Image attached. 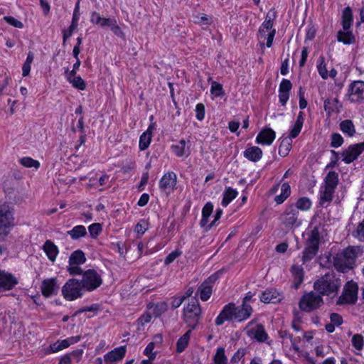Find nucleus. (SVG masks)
I'll list each match as a JSON object with an SVG mask.
<instances>
[{
    "mask_svg": "<svg viewBox=\"0 0 364 364\" xmlns=\"http://www.w3.org/2000/svg\"><path fill=\"white\" fill-rule=\"evenodd\" d=\"M217 280V276L211 275L205 280L198 289L200 299L205 301L209 299L213 292V284Z\"/></svg>",
    "mask_w": 364,
    "mask_h": 364,
    "instance_id": "4468645a",
    "label": "nucleus"
},
{
    "mask_svg": "<svg viewBox=\"0 0 364 364\" xmlns=\"http://www.w3.org/2000/svg\"><path fill=\"white\" fill-rule=\"evenodd\" d=\"M176 186V175L173 172L165 173L159 181V188L162 191L170 193Z\"/></svg>",
    "mask_w": 364,
    "mask_h": 364,
    "instance_id": "2eb2a0df",
    "label": "nucleus"
},
{
    "mask_svg": "<svg viewBox=\"0 0 364 364\" xmlns=\"http://www.w3.org/2000/svg\"><path fill=\"white\" fill-rule=\"evenodd\" d=\"M126 353V347L121 346L114 348L113 350L109 352L105 355V360L106 362H115L122 359Z\"/></svg>",
    "mask_w": 364,
    "mask_h": 364,
    "instance_id": "b1692460",
    "label": "nucleus"
},
{
    "mask_svg": "<svg viewBox=\"0 0 364 364\" xmlns=\"http://www.w3.org/2000/svg\"><path fill=\"white\" fill-rule=\"evenodd\" d=\"M290 186L288 183H284L281 187V193L274 198L275 202L277 204L282 203L290 196Z\"/></svg>",
    "mask_w": 364,
    "mask_h": 364,
    "instance_id": "e433bc0d",
    "label": "nucleus"
},
{
    "mask_svg": "<svg viewBox=\"0 0 364 364\" xmlns=\"http://www.w3.org/2000/svg\"><path fill=\"white\" fill-rule=\"evenodd\" d=\"M41 292L46 297H50L58 293L59 286L55 278L44 279L41 284Z\"/></svg>",
    "mask_w": 364,
    "mask_h": 364,
    "instance_id": "6ab92c4d",
    "label": "nucleus"
},
{
    "mask_svg": "<svg viewBox=\"0 0 364 364\" xmlns=\"http://www.w3.org/2000/svg\"><path fill=\"white\" fill-rule=\"evenodd\" d=\"M202 316V310L197 300H192L184 306L183 319L185 323L192 331L197 328Z\"/></svg>",
    "mask_w": 364,
    "mask_h": 364,
    "instance_id": "7ed1b4c3",
    "label": "nucleus"
},
{
    "mask_svg": "<svg viewBox=\"0 0 364 364\" xmlns=\"http://www.w3.org/2000/svg\"><path fill=\"white\" fill-rule=\"evenodd\" d=\"M154 348V342H150L144 350V354L147 356L149 360H154L156 358V352L153 351Z\"/></svg>",
    "mask_w": 364,
    "mask_h": 364,
    "instance_id": "6e6d98bb",
    "label": "nucleus"
},
{
    "mask_svg": "<svg viewBox=\"0 0 364 364\" xmlns=\"http://www.w3.org/2000/svg\"><path fill=\"white\" fill-rule=\"evenodd\" d=\"M191 330H188L186 333H184L176 343V351L178 353L183 352L186 348L188 346V341L190 339Z\"/></svg>",
    "mask_w": 364,
    "mask_h": 364,
    "instance_id": "ea45409f",
    "label": "nucleus"
},
{
    "mask_svg": "<svg viewBox=\"0 0 364 364\" xmlns=\"http://www.w3.org/2000/svg\"><path fill=\"white\" fill-rule=\"evenodd\" d=\"M166 310V306L164 303H159L153 306V314L158 317Z\"/></svg>",
    "mask_w": 364,
    "mask_h": 364,
    "instance_id": "680f3d73",
    "label": "nucleus"
},
{
    "mask_svg": "<svg viewBox=\"0 0 364 364\" xmlns=\"http://www.w3.org/2000/svg\"><path fill=\"white\" fill-rule=\"evenodd\" d=\"M237 196V191L231 187L225 189L221 202L223 206L226 207Z\"/></svg>",
    "mask_w": 364,
    "mask_h": 364,
    "instance_id": "58836bf2",
    "label": "nucleus"
},
{
    "mask_svg": "<svg viewBox=\"0 0 364 364\" xmlns=\"http://www.w3.org/2000/svg\"><path fill=\"white\" fill-rule=\"evenodd\" d=\"M173 152L177 156H188L190 154V146H187L186 140L181 139L177 144L171 146Z\"/></svg>",
    "mask_w": 364,
    "mask_h": 364,
    "instance_id": "bb28decb",
    "label": "nucleus"
},
{
    "mask_svg": "<svg viewBox=\"0 0 364 364\" xmlns=\"http://www.w3.org/2000/svg\"><path fill=\"white\" fill-rule=\"evenodd\" d=\"M4 20L14 27L18 28H22L23 27V23L13 16H4Z\"/></svg>",
    "mask_w": 364,
    "mask_h": 364,
    "instance_id": "052dcab7",
    "label": "nucleus"
},
{
    "mask_svg": "<svg viewBox=\"0 0 364 364\" xmlns=\"http://www.w3.org/2000/svg\"><path fill=\"white\" fill-rule=\"evenodd\" d=\"M235 310L236 306L234 304L230 303L225 305L215 318V324L220 326L223 324L225 321L235 320Z\"/></svg>",
    "mask_w": 364,
    "mask_h": 364,
    "instance_id": "dca6fc26",
    "label": "nucleus"
},
{
    "mask_svg": "<svg viewBox=\"0 0 364 364\" xmlns=\"http://www.w3.org/2000/svg\"><path fill=\"white\" fill-rule=\"evenodd\" d=\"M320 231L318 227H315L310 232L306 242V246L303 251L301 260L304 263L311 260L317 254L319 248Z\"/></svg>",
    "mask_w": 364,
    "mask_h": 364,
    "instance_id": "39448f33",
    "label": "nucleus"
},
{
    "mask_svg": "<svg viewBox=\"0 0 364 364\" xmlns=\"http://www.w3.org/2000/svg\"><path fill=\"white\" fill-rule=\"evenodd\" d=\"M348 100L350 102H360L364 100L363 81H355L350 85Z\"/></svg>",
    "mask_w": 364,
    "mask_h": 364,
    "instance_id": "ddd939ff",
    "label": "nucleus"
},
{
    "mask_svg": "<svg viewBox=\"0 0 364 364\" xmlns=\"http://www.w3.org/2000/svg\"><path fill=\"white\" fill-rule=\"evenodd\" d=\"M353 22V15L351 9L348 6L344 9L342 14V26L345 31H347L351 26Z\"/></svg>",
    "mask_w": 364,
    "mask_h": 364,
    "instance_id": "2f4dec72",
    "label": "nucleus"
},
{
    "mask_svg": "<svg viewBox=\"0 0 364 364\" xmlns=\"http://www.w3.org/2000/svg\"><path fill=\"white\" fill-rule=\"evenodd\" d=\"M85 291L81 282L77 279H70L62 287V294L67 301H74L81 298Z\"/></svg>",
    "mask_w": 364,
    "mask_h": 364,
    "instance_id": "423d86ee",
    "label": "nucleus"
},
{
    "mask_svg": "<svg viewBox=\"0 0 364 364\" xmlns=\"http://www.w3.org/2000/svg\"><path fill=\"white\" fill-rule=\"evenodd\" d=\"M354 236L360 241L364 242V219L358 224L355 231Z\"/></svg>",
    "mask_w": 364,
    "mask_h": 364,
    "instance_id": "13d9d810",
    "label": "nucleus"
},
{
    "mask_svg": "<svg viewBox=\"0 0 364 364\" xmlns=\"http://www.w3.org/2000/svg\"><path fill=\"white\" fill-rule=\"evenodd\" d=\"M195 18V22L200 25H209L211 23L210 18L204 14L196 15Z\"/></svg>",
    "mask_w": 364,
    "mask_h": 364,
    "instance_id": "bf43d9fd",
    "label": "nucleus"
},
{
    "mask_svg": "<svg viewBox=\"0 0 364 364\" xmlns=\"http://www.w3.org/2000/svg\"><path fill=\"white\" fill-rule=\"evenodd\" d=\"M291 272L294 277V286L298 289L304 280V269L301 267L294 265L291 267Z\"/></svg>",
    "mask_w": 364,
    "mask_h": 364,
    "instance_id": "c85d7f7f",
    "label": "nucleus"
},
{
    "mask_svg": "<svg viewBox=\"0 0 364 364\" xmlns=\"http://www.w3.org/2000/svg\"><path fill=\"white\" fill-rule=\"evenodd\" d=\"M331 146L338 148L343 144V138L338 133H334L331 135Z\"/></svg>",
    "mask_w": 364,
    "mask_h": 364,
    "instance_id": "3c124183",
    "label": "nucleus"
},
{
    "mask_svg": "<svg viewBox=\"0 0 364 364\" xmlns=\"http://www.w3.org/2000/svg\"><path fill=\"white\" fill-rule=\"evenodd\" d=\"M252 313V308L248 304L242 303L240 306H236L235 320L242 321L247 319Z\"/></svg>",
    "mask_w": 364,
    "mask_h": 364,
    "instance_id": "5701e85b",
    "label": "nucleus"
},
{
    "mask_svg": "<svg viewBox=\"0 0 364 364\" xmlns=\"http://www.w3.org/2000/svg\"><path fill=\"white\" fill-rule=\"evenodd\" d=\"M292 87V84L290 80L283 79L279 85V92H289Z\"/></svg>",
    "mask_w": 364,
    "mask_h": 364,
    "instance_id": "e2e57ef3",
    "label": "nucleus"
},
{
    "mask_svg": "<svg viewBox=\"0 0 364 364\" xmlns=\"http://www.w3.org/2000/svg\"><path fill=\"white\" fill-rule=\"evenodd\" d=\"M277 17V12L274 9H271L267 14L264 21L259 28V38L267 39L266 46L270 48L272 46L273 40L276 33L273 28V22Z\"/></svg>",
    "mask_w": 364,
    "mask_h": 364,
    "instance_id": "20e7f679",
    "label": "nucleus"
},
{
    "mask_svg": "<svg viewBox=\"0 0 364 364\" xmlns=\"http://www.w3.org/2000/svg\"><path fill=\"white\" fill-rule=\"evenodd\" d=\"M82 353H83V350L82 349H77V350L72 351L71 353H70L68 354H69L70 357L71 358L73 362L74 361L75 363H78L82 358Z\"/></svg>",
    "mask_w": 364,
    "mask_h": 364,
    "instance_id": "338daca9",
    "label": "nucleus"
},
{
    "mask_svg": "<svg viewBox=\"0 0 364 364\" xmlns=\"http://www.w3.org/2000/svg\"><path fill=\"white\" fill-rule=\"evenodd\" d=\"M80 340V336H72L64 340H58L56 342L50 344V348L52 353H56L62 350L70 345L77 343Z\"/></svg>",
    "mask_w": 364,
    "mask_h": 364,
    "instance_id": "aec40b11",
    "label": "nucleus"
},
{
    "mask_svg": "<svg viewBox=\"0 0 364 364\" xmlns=\"http://www.w3.org/2000/svg\"><path fill=\"white\" fill-rule=\"evenodd\" d=\"M210 92L215 97H221L224 95L223 85L218 82H213L210 87Z\"/></svg>",
    "mask_w": 364,
    "mask_h": 364,
    "instance_id": "de8ad7c7",
    "label": "nucleus"
},
{
    "mask_svg": "<svg viewBox=\"0 0 364 364\" xmlns=\"http://www.w3.org/2000/svg\"><path fill=\"white\" fill-rule=\"evenodd\" d=\"M360 250L358 247H348L338 252L333 257V264L340 272H347L353 269Z\"/></svg>",
    "mask_w": 364,
    "mask_h": 364,
    "instance_id": "f257e3e1",
    "label": "nucleus"
},
{
    "mask_svg": "<svg viewBox=\"0 0 364 364\" xmlns=\"http://www.w3.org/2000/svg\"><path fill=\"white\" fill-rule=\"evenodd\" d=\"M341 287V280L336 277L333 273L326 274L318 279L314 285V289L319 295H326L335 297Z\"/></svg>",
    "mask_w": 364,
    "mask_h": 364,
    "instance_id": "f03ea898",
    "label": "nucleus"
},
{
    "mask_svg": "<svg viewBox=\"0 0 364 364\" xmlns=\"http://www.w3.org/2000/svg\"><path fill=\"white\" fill-rule=\"evenodd\" d=\"M311 206V200L306 198L303 197L298 199L296 201L294 208H296V210H308L310 209Z\"/></svg>",
    "mask_w": 364,
    "mask_h": 364,
    "instance_id": "c03bdc74",
    "label": "nucleus"
},
{
    "mask_svg": "<svg viewBox=\"0 0 364 364\" xmlns=\"http://www.w3.org/2000/svg\"><path fill=\"white\" fill-rule=\"evenodd\" d=\"M80 280L84 290L92 291L97 289L102 283L101 276L95 269H87L82 274Z\"/></svg>",
    "mask_w": 364,
    "mask_h": 364,
    "instance_id": "6e6552de",
    "label": "nucleus"
},
{
    "mask_svg": "<svg viewBox=\"0 0 364 364\" xmlns=\"http://www.w3.org/2000/svg\"><path fill=\"white\" fill-rule=\"evenodd\" d=\"M17 284L18 280L12 274L0 271V291L11 290Z\"/></svg>",
    "mask_w": 364,
    "mask_h": 364,
    "instance_id": "a211bd4d",
    "label": "nucleus"
},
{
    "mask_svg": "<svg viewBox=\"0 0 364 364\" xmlns=\"http://www.w3.org/2000/svg\"><path fill=\"white\" fill-rule=\"evenodd\" d=\"M214 364H227L228 358L225 354V348L223 347L218 348L216 353L213 357Z\"/></svg>",
    "mask_w": 364,
    "mask_h": 364,
    "instance_id": "79ce46f5",
    "label": "nucleus"
},
{
    "mask_svg": "<svg viewBox=\"0 0 364 364\" xmlns=\"http://www.w3.org/2000/svg\"><path fill=\"white\" fill-rule=\"evenodd\" d=\"M335 190L325 187L323 190L320 191V205L325 206L328 204L332 200Z\"/></svg>",
    "mask_w": 364,
    "mask_h": 364,
    "instance_id": "7c9ffc66",
    "label": "nucleus"
},
{
    "mask_svg": "<svg viewBox=\"0 0 364 364\" xmlns=\"http://www.w3.org/2000/svg\"><path fill=\"white\" fill-rule=\"evenodd\" d=\"M302 127L303 125L294 123V127L290 130L289 138H290L291 139L296 138L301 132Z\"/></svg>",
    "mask_w": 364,
    "mask_h": 364,
    "instance_id": "69168bd1",
    "label": "nucleus"
},
{
    "mask_svg": "<svg viewBox=\"0 0 364 364\" xmlns=\"http://www.w3.org/2000/svg\"><path fill=\"white\" fill-rule=\"evenodd\" d=\"M323 107L327 114L330 116L333 112H339L341 105L339 103L338 98L335 97L325 100Z\"/></svg>",
    "mask_w": 364,
    "mask_h": 364,
    "instance_id": "393cba45",
    "label": "nucleus"
},
{
    "mask_svg": "<svg viewBox=\"0 0 364 364\" xmlns=\"http://www.w3.org/2000/svg\"><path fill=\"white\" fill-rule=\"evenodd\" d=\"M80 265V264H73L72 263H69V265L67 267V271L70 275H82L84 272Z\"/></svg>",
    "mask_w": 364,
    "mask_h": 364,
    "instance_id": "5fc2aeb1",
    "label": "nucleus"
},
{
    "mask_svg": "<svg viewBox=\"0 0 364 364\" xmlns=\"http://www.w3.org/2000/svg\"><path fill=\"white\" fill-rule=\"evenodd\" d=\"M149 129L150 127L140 136L139 146L141 150L146 149L151 143V132Z\"/></svg>",
    "mask_w": 364,
    "mask_h": 364,
    "instance_id": "a19ab883",
    "label": "nucleus"
},
{
    "mask_svg": "<svg viewBox=\"0 0 364 364\" xmlns=\"http://www.w3.org/2000/svg\"><path fill=\"white\" fill-rule=\"evenodd\" d=\"M244 156L253 162L259 161L262 156V151L258 146H251L245 149Z\"/></svg>",
    "mask_w": 364,
    "mask_h": 364,
    "instance_id": "a878e982",
    "label": "nucleus"
},
{
    "mask_svg": "<svg viewBox=\"0 0 364 364\" xmlns=\"http://www.w3.org/2000/svg\"><path fill=\"white\" fill-rule=\"evenodd\" d=\"M181 254V252L178 250H175L171 252L168 256L166 257L164 260V263L166 264H169L172 263L176 258H178Z\"/></svg>",
    "mask_w": 364,
    "mask_h": 364,
    "instance_id": "0e129e2a",
    "label": "nucleus"
},
{
    "mask_svg": "<svg viewBox=\"0 0 364 364\" xmlns=\"http://www.w3.org/2000/svg\"><path fill=\"white\" fill-rule=\"evenodd\" d=\"M77 25H78L77 22L72 21L71 24L69 26V28L63 31V43H65L66 41V40L72 36L74 31H75L77 29Z\"/></svg>",
    "mask_w": 364,
    "mask_h": 364,
    "instance_id": "864d4df0",
    "label": "nucleus"
},
{
    "mask_svg": "<svg viewBox=\"0 0 364 364\" xmlns=\"http://www.w3.org/2000/svg\"><path fill=\"white\" fill-rule=\"evenodd\" d=\"M337 40L339 42H342L344 44H352L355 43V37L351 31H339L337 34Z\"/></svg>",
    "mask_w": 364,
    "mask_h": 364,
    "instance_id": "473e14b6",
    "label": "nucleus"
},
{
    "mask_svg": "<svg viewBox=\"0 0 364 364\" xmlns=\"http://www.w3.org/2000/svg\"><path fill=\"white\" fill-rule=\"evenodd\" d=\"M89 232L92 237H96L102 231V227L100 223H93L88 227Z\"/></svg>",
    "mask_w": 364,
    "mask_h": 364,
    "instance_id": "4d7b16f0",
    "label": "nucleus"
},
{
    "mask_svg": "<svg viewBox=\"0 0 364 364\" xmlns=\"http://www.w3.org/2000/svg\"><path fill=\"white\" fill-rule=\"evenodd\" d=\"M323 304L321 295L311 291L304 294L299 300V309L305 312H311L320 308Z\"/></svg>",
    "mask_w": 364,
    "mask_h": 364,
    "instance_id": "0eeeda50",
    "label": "nucleus"
},
{
    "mask_svg": "<svg viewBox=\"0 0 364 364\" xmlns=\"http://www.w3.org/2000/svg\"><path fill=\"white\" fill-rule=\"evenodd\" d=\"M68 82L72 84V85L80 90H84L86 88V84L82 78L80 76H77L74 78H70Z\"/></svg>",
    "mask_w": 364,
    "mask_h": 364,
    "instance_id": "49530a36",
    "label": "nucleus"
},
{
    "mask_svg": "<svg viewBox=\"0 0 364 364\" xmlns=\"http://www.w3.org/2000/svg\"><path fill=\"white\" fill-rule=\"evenodd\" d=\"M109 28L113 32V33L117 37L122 39L125 38V34L117 24L116 19H114L112 23L110 25Z\"/></svg>",
    "mask_w": 364,
    "mask_h": 364,
    "instance_id": "603ef678",
    "label": "nucleus"
},
{
    "mask_svg": "<svg viewBox=\"0 0 364 364\" xmlns=\"http://www.w3.org/2000/svg\"><path fill=\"white\" fill-rule=\"evenodd\" d=\"M247 335L259 342H264L267 339V333L262 324L257 323L255 320L250 321L245 328Z\"/></svg>",
    "mask_w": 364,
    "mask_h": 364,
    "instance_id": "9d476101",
    "label": "nucleus"
},
{
    "mask_svg": "<svg viewBox=\"0 0 364 364\" xmlns=\"http://www.w3.org/2000/svg\"><path fill=\"white\" fill-rule=\"evenodd\" d=\"M34 59V55L32 52H28L26 60L22 67V75L26 77L31 71V65Z\"/></svg>",
    "mask_w": 364,
    "mask_h": 364,
    "instance_id": "37998d69",
    "label": "nucleus"
},
{
    "mask_svg": "<svg viewBox=\"0 0 364 364\" xmlns=\"http://www.w3.org/2000/svg\"><path fill=\"white\" fill-rule=\"evenodd\" d=\"M316 68L319 75L323 80H326L328 77L335 78L338 73L337 70L334 68L331 69L329 71L328 70L326 59L323 55H320L318 58Z\"/></svg>",
    "mask_w": 364,
    "mask_h": 364,
    "instance_id": "f3484780",
    "label": "nucleus"
},
{
    "mask_svg": "<svg viewBox=\"0 0 364 364\" xmlns=\"http://www.w3.org/2000/svg\"><path fill=\"white\" fill-rule=\"evenodd\" d=\"M43 250L50 261H55L58 250L56 245L50 240H47L43 245Z\"/></svg>",
    "mask_w": 364,
    "mask_h": 364,
    "instance_id": "cd10ccee",
    "label": "nucleus"
},
{
    "mask_svg": "<svg viewBox=\"0 0 364 364\" xmlns=\"http://www.w3.org/2000/svg\"><path fill=\"white\" fill-rule=\"evenodd\" d=\"M67 234L70 235L73 240H78L86 235L87 230L84 225H76L72 230H68Z\"/></svg>",
    "mask_w": 364,
    "mask_h": 364,
    "instance_id": "f704fd0d",
    "label": "nucleus"
},
{
    "mask_svg": "<svg viewBox=\"0 0 364 364\" xmlns=\"http://www.w3.org/2000/svg\"><path fill=\"white\" fill-rule=\"evenodd\" d=\"M291 144L292 139L289 137L283 139L279 146V154L282 157L287 156L291 149Z\"/></svg>",
    "mask_w": 364,
    "mask_h": 364,
    "instance_id": "4c0bfd02",
    "label": "nucleus"
},
{
    "mask_svg": "<svg viewBox=\"0 0 364 364\" xmlns=\"http://www.w3.org/2000/svg\"><path fill=\"white\" fill-rule=\"evenodd\" d=\"M149 226V223L146 220H141L135 226L134 231L142 235L147 230Z\"/></svg>",
    "mask_w": 364,
    "mask_h": 364,
    "instance_id": "8fccbe9b",
    "label": "nucleus"
},
{
    "mask_svg": "<svg viewBox=\"0 0 364 364\" xmlns=\"http://www.w3.org/2000/svg\"><path fill=\"white\" fill-rule=\"evenodd\" d=\"M340 129L346 136L351 137L355 134V128L350 119H345L339 124Z\"/></svg>",
    "mask_w": 364,
    "mask_h": 364,
    "instance_id": "c756f323",
    "label": "nucleus"
},
{
    "mask_svg": "<svg viewBox=\"0 0 364 364\" xmlns=\"http://www.w3.org/2000/svg\"><path fill=\"white\" fill-rule=\"evenodd\" d=\"M261 301L264 303L275 304L282 300L280 294L274 289H267L260 296Z\"/></svg>",
    "mask_w": 364,
    "mask_h": 364,
    "instance_id": "4be33fe9",
    "label": "nucleus"
},
{
    "mask_svg": "<svg viewBox=\"0 0 364 364\" xmlns=\"http://www.w3.org/2000/svg\"><path fill=\"white\" fill-rule=\"evenodd\" d=\"M363 344H364V339H363V337L362 335L355 334L353 336L352 345L353 346V347L355 349H357L358 350H362L363 347Z\"/></svg>",
    "mask_w": 364,
    "mask_h": 364,
    "instance_id": "09e8293b",
    "label": "nucleus"
},
{
    "mask_svg": "<svg viewBox=\"0 0 364 364\" xmlns=\"http://www.w3.org/2000/svg\"><path fill=\"white\" fill-rule=\"evenodd\" d=\"M338 183V174L335 171H330L325 178V187L335 190Z\"/></svg>",
    "mask_w": 364,
    "mask_h": 364,
    "instance_id": "c9c22d12",
    "label": "nucleus"
},
{
    "mask_svg": "<svg viewBox=\"0 0 364 364\" xmlns=\"http://www.w3.org/2000/svg\"><path fill=\"white\" fill-rule=\"evenodd\" d=\"M183 301L184 297H181V296H173L171 299V306L173 309H177L182 304Z\"/></svg>",
    "mask_w": 364,
    "mask_h": 364,
    "instance_id": "774afa93",
    "label": "nucleus"
},
{
    "mask_svg": "<svg viewBox=\"0 0 364 364\" xmlns=\"http://www.w3.org/2000/svg\"><path fill=\"white\" fill-rule=\"evenodd\" d=\"M358 287L353 281L347 282L345 285L342 294L337 300V304H355L357 301Z\"/></svg>",
    "mask_w": 364,
    "mask_h": 364,
    "instance_id": "1a4fd4ad",
    "label": "nucleus"
},
{
    "mask_svg": "<svg viewBox=\"0 0 364 364\" xmlns=\"http://www.w3.org/2000/svg\"><path fill=\"white\" fill-rule=\"evenodd\" d=\"M276 136L275 132L271 128H265L260 131L256 138V142L262 145H270Z\"/></svg>",
    "mask_w": 364,
    "mask_h": 364,
    "instance_id": "412c9836",
    "label": "nucleus"
},
{
    "mask_svg": "<svg viewBox=\"0 0 364 364\" xmlns=\"http://www.w3.org/2000/svg\"><path fill=\"white\" fill-rule=\"evenodd\" d=\"M299 210L293 205L287 208L281 216L282 223L287 228L298 227L301 224V220L299 218Z\"/></svg>",
    "mask_w": 364,
    "mask_h": 364,
    "instance_id": "f8f14e48",
    "label": "nucleus"
},
{
    "mask_svg": "<svg viewBox=\"0 0 364 364\" xmlns=\"http://www.w3.org/2000/svg\"><path fill=\"white\" fill-rule=\"evenodd\" d=\"M364 151V142L350 145L341 153L342 161L345 164H350L356 160Z\"/></svg>",
    "mask_w": 364,
    "mask_h": 364,
    "instance_id": "9b49d317",
    "label": "nucleus"
},
{
    "mask_svg": "<svg viewBox=\"0 0 364 364\" xmlns=\"http://www.w3.org/2000/svg\"><path fill=\"white\" fill-rule=\"evenodd\" d=\"M85 262L86 257L85 253L82 250H77L70 255L68 263H72L73 264H82Z\"/></svg>",
    "mask_w": 364,
    "mask_h": 364,
    "instance_id": "72a5a7b5",
    "label": "nucleus"
},
{
    "mask_svg": "<svg viewBox=\"0 0 364 364\" xmlns=\"http://www.w3.org/2000/svg\"><path fill=\"white\" fill-rule=\"evenodd\" d=\"M19 162L22 166L27 168H35L38 169L40 167L39 161L31 157H23L19 160Z\"/></svg>",
    "mask_w": 364,
    "mask_h": 364,
    "instance_id": "a18cd8bd",
    "label": "nucleus"
}]
</instances>
